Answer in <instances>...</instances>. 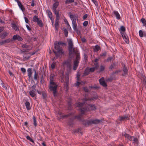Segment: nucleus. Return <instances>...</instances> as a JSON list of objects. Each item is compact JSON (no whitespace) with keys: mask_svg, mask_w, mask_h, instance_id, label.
Here are the masks:
<instances>
[{"mask_svg":"<svg viewBox=\"0 0 146 146\" xmlns=\"http://www.w3.org/2000/svg\"><path fill=\"white\" fill-rule=\"evenodd\" d=\"M85 103V101H84L82 103L78 102L75 104V106L80 108V111L82 114H84L85 111L95 110L96 109V107L95 105L93 104H88L87 106H85L84 108H82Z\"/></svg>","mask_w":146,"mask_h":146,"instance_id":"f257e3e1","label":"nucleus"},{"mask_svg":"<svg viewBox=\"0 0 146 146\" xmlns=\"http://www.w3.org/2000/svg\"><path fill=\"white\" fill-rule=\"evenodd\" d=\"M64 43L61 41L56 42H54V48L57 50V51H54L56 56L58 57L59 56L58 53L63 54L64 52L63 51L62 47H61L60 45H63Z\"/></svg>","mask_w":146,"mask_h":146,"instance_id":"f03ea898","label":"nucleus"},{"mask_svg":"<svg viewBox=\"0 0 146 146\" xmlns=\"http://www.w3.org/2000/svg\"><path fill=\"white\" fill-rule=\"evenodd\" d=\"M54 76H50L49 88L51 91H53L54 95L55 96L56 93L57 89L58 86L56 83L54 82Z\"/></svg>","mask_w":146,"mask_h":146,"instance_id":"7ed1b4c3","label":"nucleus"},{"mask_svg":"<svg viewBox=\"0 0 146 146\" xmlns=\"http://www.w3.org/2000/svg\"><path fill=\"white\" fill-rule=\"evenodd\" d=\"M68 49L69 52V55H71L73 54L74 53L76 55V53L74 52V50H76L78 53H80L78 50L75 48H73V44L72 41L71 40H70L68 41Z\"/></svg>","mask_w":146,"mask_h":146,"instance_id":"20e7f679","label":"nucleus"},{"mask_svg":"<svg viewBox=\"0 0 146 146\" xmlns=\"http://www.w3.org/2000/svg\"><path fill=\"white\" fill-rule=\"evenodd\" d=\"M74 51L76 53V58L75 60L74 61L73 66V70H75L78 65L79 61L80 59V53H78L76 50H74Z\"/></svg>","mask_w":146,"mask_h":146,"instance_id":"39448f33","label":"nucleus"},{"mask_svg":"<svg viewBox=\"0 0 146 146\" xmlns=\"http://www.w3.org/2000/svg\"><path fill=\"white\" fill-rule=\"evenodd\" d=\"M100 121L97 119L87 120L84 123L85 125H89L92 124H97L99 123Z\"/></svg>","mask_w":146,"mask_h":146,"instance_id":"423d86ee","label":"nucleus"},{"mask_svg":"<svg viewBox=\"0 0 146 146\" xmlns=\"http://www.w3.org/2000/svg\"><path fill=\"white\" fill-rule=\"evenodd\" d=\"M56 2L53 4L52 6V10L54 13L56 15L57 13L59 15V11L58 10H56V9L59 5V3L58 1H55Z\"/></svg>","mask_w":146,"mask_h":146,"instance_id":"0eeeda50","label":"nucleus"},{"mask_svg":"<svg viewBox=\"0 0 146 146\" xmlns=\"http://www.w3.org/2000/svg\"><path fill=\"white\" fill-rule=\"evenodd\" d=\"M33 21L34 22H36L37 23V24L40 27L43 26V24L42 21L36 15L34 16L33 17Z\"/></svg>","mask_w":146,"mask_h":146,"instance_id":"6e6552de","label":"nucleus"},{"mask_svg":"<svg viewBox=\"0 0 146 146\" xmlns=\"http://www.w3.org/2000/svg\"><path fill=\"white\" fill-rule=\"evenodd\" d=\"M56 19L55 21V28L56 30L58 31V25H59V20L60 19V16L59 15H58V13L56 14Z\"/></svg>","mask_w":146,"mask_h":146,"instance_id":"1a4fd4ad","label":"nucleus"},{"mask_svg":"<svg viewBox=\"0 0 146 146\" xmlns=\"http://www.w3.org/2000/svg\"><path fill=\"white\" fill-rule=\"evenodd\" d=\"M64 64L66 65L68 67L70 68L71 66L72 60L71 59H68L63 62Z\"/></svg>","mask_w":146,"mask_h":146,"instance_id":"9d476101","label":"nucleus"},{"mask_svg":"<svg viewBox=\"0 0 146 146\" xmlns=\"http://www.w3.org/2000/svg\"><path fill=\"white\" fill-rule=\"evenodd\" d=\"M100 84L104 87H106L107 86V85L105 82L104 77L101 78L99 80Z\"/></svg>","mask_w":146,"mask_h":146,"instance_id":"9b49d317","label":"nucleus"},{"mask_svg":"<svg viewBox=\"0 0 146 146\" xmlns=\"http://www.w3.org/2000/svg\"><path fill=\"white\" fill-rule=\"evenodd\" d=\"M121 35L122 37L127 43H129V41L128 36L125 33H121Z\"/></svg>","mask_w":146,"mask_h":146,"instance_id":"f8f14e48","label":"nucleus"},{"mask_svg":"<svg viewBox=\"0 0 146 146\" xmlns=\"http://www.w3.org/2000/svg\"><path fill=\"white\" fill-rule=\"evenodd\" d=\"M11 41L10 38H8L7 40L0 41V46L6 43H8Z\"/></svg>","mask_w":146,"mask_h":146,"instance_id":"ddd939ff","label":"nucleus"},{"mask_svg":"<svg viewBox=\"0 0 146 146\" xmlns=\"http://www.w3.org/2000/svg\"><path fill=\"white\" fill-rule=\"evenodd\" d=\"M112 15L115 16L118 19H119L121 18L120 15L117 11H114L112 13Z\"/></svg>","mask_w":146,"mask_h":146,"instance_id":"4468645a","label":"nucleus"},{"mask_svg":"<svg viewBox=\"0 0 146 146\" xmlns=\"http://www.w3.org/2000/svg\"><path fill=\"white\" fill-rule=\"evenodd\" d=\"M13 40H17L19 41H22L23 40V38L17 35H14L13 36Z\"/></svg>","mask_w":146,"mask_h":146,"instance_id":"2eb2a0df","label":"nucleus"},{"mask_svg":"<svg viewBox=\"0 0 146 146\" xmlns=\"http://www.w3.org/2000/svg\"><path fill=\"white\" fill-rule=\"evenodd\" d=\"M129 117V115L127 114L119 117V120L120 121H124L127 119Z\"/></svg>","mask_w":146,"mask_h":146,"instance_id":"dca6fc26","label":"nucleus"},{"mask_svg":"<svg viewBox=\"0 0 146 146\" xmlns=\"http://www.w3.org/2000/svg\"><path fill=\"white\" fill-rule=\"evenodd\" d=\"M65 83L64 87L66 88V90H68V89L69 86V78L68 77H66V80L65 81Z\"/></svg>","mask_w":146,"mask_h":146,"instance_id":"f3484780","label":"nucleus"},{"mask_svg":"<svg viewBox=\"0 0 146 146\" xmlns=\"http://www.w3.org/2000/svg\"><path fill=\"white\" fill-rule=\"evenodd\" d=\"M70 18L72 21H76V19L78 20V17L76 15L70 14Z\"/></svg>","mask_w":146,"mask_h":146,"instance_id":"a211bd4d","label":"nucleus"},{"mask_svg":"<svg viewBox=\"0 0 146 146\" xmlns=\"http://www.w3.org/2000/svg\"><path fill=\"white\" fill-rule=\"evenodd\" d=\"M73 28L75 31H78V30L77 28V23L76 21H72Z\"/></svg>","mask_w":146,"mask_h":146,"instance_id":"6ab92c4d","label":"nucleus"},{"mask_svg":"<svg viewBox=\"0 0 146 146\" xmlns=\"http://www.w3.org/2000/svg\"><path fill=\"white\" fill-rule=\"evenodd\" d=\"M139 36L142 37L143 36L146 37V32H143L142 30H140L139 31Z\"/></svg>","mask_w":146,"mask_h":146,"instance_id":"aec40b11","label":"nucleus"},{"mask_svg":"<svg viewBox=\"0 0 146 146\" xmlns=\"http://www.w3.org/2000/svg\"><path fill=\"white\" fill-rule=\"evenodd\" d=\"M17 4L23 12H24L25 11V8L24 6L20 2H19Z\"/></svg>","mask_w":146,"mask_h":146,"instance_id":"412c9836","label":"nucleus"},{"mask_svg":"<svg viewBox=\"0 0 146 146\" xmlns=\"http://www.w3.org/2000/svg\"><path fill=\"white\" fill-rule=\"evenodd\" d=\"M27 72L28 73V76H29V78H31L32 77L33 72L32 71L31 68H28L27 69Z\"/></svg>","mask_w":146,"mask_h":146,"instance_id":"4be33fe9","label":"nucleus"},{"mask_svg":"<svg viewBox=\"0 0 146 146\" xmlns=\"http://www.w3.org/2000/svg\"><path fill=\"white\" fill-rule=\"evenodd\" d=\"M124 135L125 137L126 138L130 141L132 140L133 138V136H131L129 135L126 133H125Z\"/></svg>","mask_w":146,"mask_h":146,"instance_id":"5701e85b","label":"nucleus"},{"mask_svg":"<svg viewBox=\"0 0 146 146\" xmlns=\"http://www.w3.org/2000/svg\"><path fill=\"white\" fill-rule=\"evenodd\" d=\"M80 111L81 112V114H80L76 116H75L74 117H72V119H75L76 118H77L79 120H81V117L82 116V114H82V112L81 111Z\"/></svg>","mask_w":146,"mask_h":146,"instance_id":"b1692460","label":"nucleus"},{"mask_svg":"<svg viewBox=\"0 0 146 146\" xmlns=\"http://www.w3.org/2000/svg\"><path fill=\"white\" fill-rule=\"evenodd\" d=\"M8 33L7 32H5L3 33H1L0 36L2 38H4L7 36Z\"/></svg>","mask_w":146,"mask_h":146,"instance_id":"393cba45","label":"nucleus"},{"mask_svg":"<svg viewBox=\"0 0 146 146\" xmlns=\"http://www.w3.org/2000/svg\"><path fill=\"white\" fill-rule=\"evenodd\" d=\"M12 27L13 29L15 31H18L19 28L17 27L16 24L15 23H13L11 24Z\"/></svg>","mask_w":146,"mask_h":146,"instance_id":"a878e982","label":"nucleus"},{"mask_svg":"<svg viewBox=\"0 0 146 146\" xmlns=\"http://www.w3.org/2000/svg\"><path fill=\"white\" fill-rule=\"evenodd\" d=\"M59 114L60 115V117H62V118H64L66 117H68L69 116H70L71 115H72V113L70 114H68L67 115H63L62 113H59Z\"/></svg>","mask_w":146,"mask_h":146,"instance_id":"bb28decb","label":"nucleus"},{"mask_svg":"<svg viewBox=\"0 0 146 146\" xmlns=\"http://www.w3.org/2000/svg\"><path fill=\"white\" fill-rule=\"evenodd\" d=\"M90 72L89 68H86L85 70L83 73V76H86L87 75L89 74Z\"/></svg>","mask_w":146,"mask_h":146,"instance_id":"cd10ccee","label":"nucleus"},{"mask_svg":"<svg viewBox=\"0 0 146 146\" xmlns=\"http://www.w3.org/2000/svg\"><path fill=\"white\" fill-rule=\"evenodd\" d=\"M119 30L121 33H125V29L124 26H121L120 28L119 29Z\"/></svg>","mask_w":146,"mask_h":146,"instance_id":"c85d7f7f","label":"nucleus"},{"mask_svg":"<svg viewBox=\"0 0 146 146\" xmlns=\"http://www.w3.org/2000/svg\"><path fill=\"white\" fill-rule=\"evenodd\" d=\"M29 94L30 96L32 97H33L35 96V91L34 90H31L29 92Z\"/></svg>","mask_w":146,"mask_h":146,"instance_id":"c756f323","label":"nucleus"},{"mask_svg":"<svg viewBox=\"0 0 146 146\" xmlns=\"http://www.w3.org/2000/svg\"><path fill=\"white\" fill-rule=\"evenodd\" d=\"M25 105L27 110H29L30 109V104L29 102H26L25 103Z\"/></svg>","mask_w":146,"mask_h":146,"instance_id":"7c9ffc66","label":"nucleus"},{"mask_svg":"<svg viewBox=\"0 0 146 146\" xmlns=\"http://www.w3.org/2000/svg\"><path fill=\"white\" fill-rule=\"evenodd\" d=\"M132 140H133V143H135L137 144H138V141L137 139V138L135 137H134L133 136V139Z\"/></svg>","mask_w":146,"mask_h":146,"instance_id":"2f4dec72","label":"nucleus"},{"mask_svg":"<svg viewBox=\"0 0 146 146\" xmlns=\"http://www.w3.org/2000/svg\"><path fill=\"white\" fill-rule=\"evenodd\" d=\"M2 87L5 89V90H7V88H9V86H8L7 84L5 83H2Z\"/></svg>","mask_w":146,"mask_h":146,"instance_id":"473e14b6","label":"nucleus"},{"mask_svg":"<svg viewBox=\"0 0 146 146\" xmlns=\"http://www.w3.org/2000/svg\"><path fill=\"white\" fill-rule=\"evenodd\" d=\"M30 57L29 56H28L27 54H24L23 58L24 60L28 59Z\"/></svg>","mask_w":146,"mask_h":146,"instance_id":"72a5a7b5","label":"nucleus"},{"mask_svg":"<svg viewBox=\"0 0 146 146\" xmlns=\"http://www.w3.org/2000/svg\"><path fill=\"white\" fill-rule=\"evenodd\" d=\"M35 71V74L34 76V80H37V78L38 77V75L37 74L36 70L35 69H34Z\"/></svg>","mask_w":146,"mask_h":146,"instance_id":"f704fd0d","label":"nucleus"},{"mask_svg":"<svg viewBox=\"0 0 146 146\" xmlns=\"http://www.w3.org/2000/svg\"><path fill=\"white\" fill-rule=\"evenodd\" d=\"M100 49V47L98 45H96L95 46L94 48V51L95 52L98 51Z\"/></svg>","mask_w":146,"mask_h":146,"instance_id":"c9c22d12","label":"nucleus"},{"mask_svg":"<svg viewBox=\"0 0 146 146\" xmlns=\"http://www.w3.org/2000/svg\"><path fill=\"white\" fill-rule=\"evenodd\" d=\"M141 21L143 24V26H145L146 25V21L145 19L144 18H142L141 19Z\"/></svg>","mask_w":146,"mask_h":146,"instance_id":"e433bc0d","label":"nucleus"},{"mask_svg":"<svg viewBox=\"0 0 146 146\" xmlns=\"http://www.w3.org/2000/svg\"><path fill=\"white\" fill-rule=\"evenodd\" d=\"M64 74L62 73L60 77V81L61 82H64Z\"/></svg>","mask_w":146,"mask_h":146,"instance_id":"4c0bfd02","label":"nucleus"},{"mask_svg":"<svg viewBox=\"0 0 146 146\" xmlns=\"http://www.w3.org/2000/svg\"><path fill=\"white\" fill-rule=\"evenodd\" d=\"M123 71L124 72V73L123 74V76H125L126 74H127L128 70L126 68H124L123 69Z\"/></svg>","mask_w":146,"mask_h":146,"instance_id":"58836bf2","label":"nucleus"},{"mask_svg":"<svg viewBox=\"0 0 146 146\" xmlns=\"http://www.w3.org/2000/svg\"><path fill=\"white\" fill-rule=\"evenodd\" d=\"M33 124L34 125L35 127H36L37 125V124L36 123V118L34 116H33Z\"/></svg>","mask_w":146,"mask_h":146,"instance_id":"ea45409f","label":"nucleus"},{"mask_svg":"<svg viewBox=\"0 0 146 146\" xmlns=\"http://www.w3.org/2000/svg\"><path fill=\"white\" fill-rule=\"evenodd\" d=\"M47 13L49 17H50L53 16L52 12L50 10H47Z\"/></svg>","mask_w":146,"mask_h":146,"instance_id":"a19ab883","label":"nucleus"},{"mask_svg":"<svg viewBox=\"0 0 146 146\" xmlns=\"http://www.w3.org/2000/svg\"><path fill=\"white\" fill-rule=\"evenodd\" d=\"M26 138L27 139L29 140L31 142L33 143H34V141L29 136H26Z\"/></svg>","mask_w":146,"mask_h":146,"instance_id":"79ce46f5","label":"nucleus"},{"mask_svg":"<svg viewBox=\"0 0 146 146\" xmlns=\"http://www.w3.org/2000/svg\"><path fill=\"white\" fill-rule=\"evenodd\" d=\"M64 31L65 36L66 37H67L68 36V32L67 29H64Z\"/></svg>","mask_w":146,"mask_h":146,"instance_id":"37998d69","label":"nucleus"},{"mask_svg":"<svg viewBox=\"0 0 146 146\" xmlns=\"http://www.w3.org/2000/svg\"><path fill=\"white\" fill-rule=\"evenodd\" d=\"M74 0H66L65 1L66 4H69L74 2Z\"/></svg>","mask_w":146,"mask_h":146,"instance_id":"c03bdc74","label":"nucleus"},{"mask_svg":"<svg viewBox=\"0 0 146 146\" xmlns=\"http://www.w3.org/2000/svg\"><path fill=\"white\" fill-rule=\"evenodd\" d=\"M42 95L44 99H45L47 96V94L45 92L42 93Z\"/></svg>","mask_w":146,"mask_h":146,"instance_id":"a18cd8bd","label":"nucleus"},{"mask_svg":"<svg viewBox=\"0 0 146 146\" xmlns=\"http://www.w3.org/2000/svg\"><path fill=\"white\" fill-rule=\"evenodd\" d=\"M106 52L105 51L104 52L101 53L100 54V56H106Z\"/></svg>","mask_w":146,"mask_h":146,"instance_id":"49530a36","label":"nucleus"},{"mask_svg":"<svg viewBox=\"0 0 146 146\" xmlns=\"http://www.w3.org/2000/svg\"><path fill=\"white\" fill-rule=\"evenodd\" d=\"M88 56L86 54H84V60L86 62L87 61Z\"/></svg>","mask_w":146,"mask_h":146,"instance_id":"de8ad7c7","label":"nucleus"},{"mask_svg":"<svg viewBox=\"0 0 146 146\" xmlns=\"http://www.w3.org/2000/svg\"><path fill=\"white\" fill-rule=\"evenodd\" d=\"M95 65L94 67L96 69H97L99 67L98 63L96 62L94 64Z\"/></svg>","mask_w":146,"mask_h":146,"instance_id":"09e8293b","label":"nucleus"},{"mask_svg":"<svg viewBox=\"0 0 146 146\" xmlns=\"http://www.w3.org/2000/svg\"><path fill=\"white\" fill-rule=\"evenodd\" d=\"M105 69V67L103 66H101L100 68V72H102L104 71Z\"/></svg>","mask_w":146,"mask_h":146,"instance_id":"8fccbe9b","label":"nucleus"},{"mask_svg":"<svg viewBox=\"0 0 146 146\" xmlns=\"http://www.w3.org/2000/svg\"><path fill=\"white\" fill-rule=\"evenodd\" d=\"M95 69V68L94 67L89 68L90 72H94Z\"/></svg>","mask_w":146,"mask_h":146,"instance_id":"3c124183","label":"nucleus"},{"mask_svg":"<svg viewBox=\"0 0 146 146\" xmlns=\"http://www.w3.org/2000/svg\"><path fill=\"white\" fill-rule=\"evenodd\" d=\"M22 46L24 48H28L29 47V46L26 44H23L22 45Z\"/></svg>","mask_w":146,"mask_h":146,"instance_id":"603ef678","label":"nucleus"},{"mask_svg":"<svg viewBox=\"0 0 146 146\" xmlns=\"http://www.w3.org/2000/svg\"><path fill=\"white\" fill-rule=\"evenodd\" d=\"M55 64L54 63V62H53V63H52V64H51V68L53 69H54L55 67Z\"/></svg>","mask_w":146,"mask_h":146,"instance_id":"864d4df0","label":"nucleus"},{"mask_svg":"<svg viewBox=\"0 0 146 146\" xmlns=\"http://www.w3.org/2000/svg\"><path fill=\"white\" fill-rule=\"evenodd\" d=\"M50 20H51V21L52 22V25H53V23H54V18L53 17H49Z\"/></svg>","mask_w":146,"mask_h":146,"instance_id":"5fc2aeb1","label":"nucleus"},{"mask_svg":"<svg viewBox=\"0 0 146 146\" xmlns=\"http://www.w3.org/2000/svg\"><path fill=\"white\" fill-rule=\"evenodd\" d=\"M50 20H51V21L52 22V25H53V23H54V18L53 17H49Z\"/></svg>","mask_w":146,"mask_h":146,"instance_id":"6e6d98bb","label":"nucleus"},{"mask_svg":"<svg viewBox=\"0 0 146 146\" xmlns=\"http://www.w3.org/2000/svg\"><path fill=\"white\" fill-rule=\"evenodd\" d=\"M88 21H86L84 22L83 23V25L84 26L86 27L88 25Z\"/></svg>","mask_w":146,"mask_h":146,"instance_id":"4d7b16f0","label":"nucleus"},{"mask_svg":"<svg viewBox=\"0 0 146 146\" xmlns=\"http://www.w3.org/2000/svg\"><path fill=\"white\" fill-rule=\"evenodd\" d=\"M113 58L112 57H108L106 60L107 62H109L111 61V60Z\"/></svg>","mask_w":146,"mask_h":146,"instance_id":"13d9d810","label":"nucleus"},{"mask_svg":"<svg viewBox=\"0 0 146 146\" xmlns=\"http://www.w3.org/2000/svg\"><path fill=\"white\" fill-rule=\"evenodd\" d=\"M21 70L23 73H25L26 72V69L23 68H21Z\"/></svg>","mask_w":146,"mask_h":146,"instance_id":"bf43d9fd","label":"nucleus"},{"mask_svg":"<svg viewBox=\"0 0 146 146\" xmlns=\"http://www.w3.org/2000/svg\"><path fill=\"white\" fill-rule=\"evenodd\" d=\"M121 72V70H116L115 72H113L112 73V74H117L119 72Z\"/></svg>","mask_w":146,"mask_h":146,"instance_id":"052dcab7","label":"nucleus"},{"mask_svg":"<svg viewBox=\"0 0 146 146\" xmlns=\"http://www.w3.org/2000/svg\"><path fill=\"white\" fill-rule=\"evenodd\" d=\"M64 21L65 23L68 26H70V25L68 21L66 19H64Z\"/></svg>","mask_w":146,"mask_h":146,"instance_id":"680f3d73","label":"nucleus"},{"mask_svg":"<svg viewBox=\"0 0 146 146\" xmlns=\"http://www.w3.org/2000/svg\"><path fill=\"white\" fill-rule=\"evenodd\" d=\"M81 40L82 42H86V39L84 37L82 38L81 36Z\"/></svg>","mask_w":146,"mask_h":146,"instance_id":"e2e57ef3","label":"nucleus"},{"mask_svg":"<svg viewBox=\"0 0 146 146\" xmlns=\"http://www.w3.org/2000/svg\"><path fill=\"white\" fill-rule=\"evenodd\" d=\"M96 6L98 5V3L96 0H92Z\"/></svg>","mask_w":146,"mask_h":146,"instance_id":"0e129e2a","label":"nucleus"},{"mask_svg":"<svg viewBox=\"0 0 146 146\" xmlns=\"http://www.w3.org/2000/svg\"><path fill=\"white\" fill-rule=\"evenodd\" d=\"M35 1L34 0H32V3L31 4V6L32 7H34L35 6Z\"/></svg>","mask_w":146,"mask_h":146,"instance_id":"69168bd1","label":"nucleus"},{"mask_svg":"<svg viewBox=\"0 0 146 146\" xmlns=\"http://www.w3.org/2000/svg\"><path fill=\"white\" fill-rule=\"evenodd\" d=\"M80 84H81L80 82H77L75 84V85L76 86H78L80 85Z\"/></svg>","mask_w":146,"mask_h":146,"instance_id":"338daca9","label":"nucleus"},{"mask_svg":"<svg viewBox=\"0 0 146 146\" xmlns=\"http://www.w3.org/2000/svg\"><path fill=\"white\" fill-rule=\"evenodd\" d=\"M88 15L87 14H85L83 17V20H85L87 17Z\"/></svg>","mask_w":146,"mask_h":146,"instance_id":"774afa93","label":"nucleus"}]
</instances>
